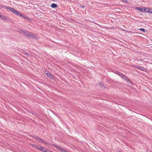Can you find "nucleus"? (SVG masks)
Here are the masks:
<instances>
[{"label": "nucleus", "instance_id": "obj_1", "mask_svg": "<svg viewBox=\"0 0 152 152\" xmlns=\"http://www.w3.org/2000/svg\"><path fill=\"white\" fill-rule=\"evenodd\" d=\"M5 8L9 10L10 11L12 12L14 14L18 16H19L22 18L26 19L29 21H30L31 20V18H28L26 15H23L20 12L12 7L6 6Z\"/></svg>", "mask_w": 152, "mask_h": 152}, {"label": "nucleus", "instance_id": "obj_2", "mask_svg": "<svg viewBox=\"0 0 152 152\" xmlns=\"http://www.w3.org/2000/svg\"><path fill=\"white\" fill-rule=\"evenodd\" d=\"M52 145L54 147L56 148L57 149L60 151L62 152H67V151H66L65 150L63 149V148H61L58 146H56V145L53 144Z\"/></svg>", "mask_w": 152, "mask_h": 152}, {"label": "nucleus", "instance_id": "obj_3", "mask_svg": "<svg viewBox=\"0 0 152 152\" xmlns=\"http://www.w3.org/2000/svg\"><path fill=\"white\" fill-rule=\"evenodd\" d=\"M134 67L136 69H139L144 71H146L147 70L146 69L139 66H134Z\"/></svg>", "mask_w": 152, "mask_h": 152}, {"label": "nucleus", "instance_id": "obj_4", "mask_svg": "<svg viewBox=\"0 0 152 152\" xmlns=\"http://www.w3.org/2000/svg\"><path fill=\"white\" fill-rule=\"evenodd\" d=\"M35 138L39 142L41 143H45L46 144L47 143L46 142H45L43 140L37 137H36Z\"/></svg>", "mask_w": 152, "mask_h": 152}, {"label": "nucleus", "instance_id": "obj_5", "mask_svg": "<svg viewBox=\"0 0 152 152\" xmlns=\"http://www.w3.org/2000/svg\"><path fill=\"white\" fill-rule=\"evenodd\" d=\"M35 147L37 148V149L43 151V150L44 149V147H43L40 146L35 145L34 146Z\"/></svg>", "mask_w": 152, "mask_h": 152}, {"label": "nucleus", "instance_id": "obj_6", "mask_svg": "<svg viewBox=\"0 0 152 152\" xmlns=\"http://www.w3.org/2000/svg\"><path fill=\"white\" fill-rule=\"evenodd\" d=\"M44 73L46 74L47 76L50 78H53V76L48 71H45Z\"/></svg>", "mask_w": 152, "mask_h": 152}, {"label": "nucleus", "instance_id": "obj_7", "mask_svg": "<svg viewBox=\"0 0 152 152\" xmlns=\"http://www.w3.org/2000/svg\"><path fill=\"white\" fill-rule=\"evenodd\" d=\"M21 32L23 33L24 35L27 37L30 36L31 35V34H29L28 32V31H21Z\"/></svg>", "mask_w": 152, "mask_h": 152}, {"label": "nucleus", "instance_id": "obj_8", "mask_svg": "<svg viewBox=\"0 0 152 152\" xmlns=\"http://www.w3.org/2000/svg\"><path fill=\"white\" fill-rule=\"evenodd\" d=\"M121 77L126 80L127 81L128 80V78L125 75H124L123 74H122V75L121 76Z\"/></svg>", "mask_w": 152, "mask_h": 152}, {"label": "nucleus", "instance_id": "obj_9", "mask_svg": "<svg viewBox=\"0 0 152 152\" xmlns=\"http://www.w3.org/2000/svg\"><path fill=\"white\" fill-rule=\"evenodd\" d=\"M121 77L126 80L127 81L128 80V78L125 75H124L123 74H122V75L121 76Z\"/></svg>", "mask_w": 152, "mask_h": 152}, {"label": "nucleus", "instance_id": "obj_10", "mask_svg": "<svg viewBox=\"0 0 152 152\" xmlns=\"http://www.w3.org/2000/svg\"><path fill=\"white\" fill-rule=\"evenodd\" d=\"M121 77L126 80L127 81L128 80V78L125 75H124L123 74H122V75L121 76Z\"/></svg>", "mask_w": 152, "mask_h": 152}, {"label": "nucleus", "instance_id": "obj_11", "mask_svg": "<svg viewBox=\"0 0 152 152\" xmlns=\"http://www.w3.org/2000/svg\"><path fill=\"white\" fill-rule=\"evenodd\" d=\"M137 9H138L140 11L142 12H144L145 10H144V8L142 7H138L137 8Z\"/></svg>", "mask_w": 152, "mask_h": 152}, {"label": "nucleus", "instance_id": "obj_12", "mask_svg": "<svg viewBox=\"0 0 152 152\" xmlns=\"http://www.w3.org/2000/svg\"><path fill=\"white\" fill-rule=\"evenodd\" d=\"M51 7L53 8H55L57 7V5L55 3H53L51 4Z\"/></svg>", "mask_w": 152, "mask_h": 152}, {"label": "nucleus", "instance_id": "obj_13", "mask_svg": "<svg viewBox=\"0 0 152 152\" xmlns=\"http://www.w3.org/2000/svg\"><path fill=\"white\" fill-rule=\"evenodd\" d=\"M43 151L44 152H52L47 149L45 148H44Z\"/></svg>", "mask_w": 152, "mask_h": 152}, {"label": "nucleus", "instance_id": "obj_14", "mask_svg": "<svg viewBox=\"0 0 152 152\" xmlns=\"http://www.w3.org/2000/svg\"><path fill=\"white\" fill-rule=\"evenodd\" d=\"M23 53L24 54L26 55V56H30L29 54H28V53H27V52H26V51H23Z\"/></svg>", "mask_w": 152, "mask_h": 152}, {"label": "nucleus", "instance_id": "obj_15", "mask_svg": "<svg viewBox=\"0 0 152 152\" xmlns=\"http://www.w3.org/2000/svg\"><path fill=\"white\" fill-rule=\"evenodd\" d=\"M0 18L1 19H6V18L4 16H1V15H0Z\"/></svg>", "mask_w": 152, "mask_h": 152}, {"label": "nucleus", "instance_id": "obj_16", "mask_svg": "<svg viewBox=\"0 0 152 152\" xmlns=\"http://www.w3.org/2000/svg\"><path fill=\"white\" fill-rule=\"evenodd\" d=\"M144 10H145V11L144 12H148V10H149V8H144Z\"/></svg>", "mask_w": 152, "mask_h": 152}, {"label": "nucleus", "instance_id": "obj_17", "mask_svg": "<svg viewBox=\"0 0 152 152\" xmlns=\"http://www.w3.org/2000/svg\"><path fill=\"white\" fill-rule=\"evenodd\" d=\"M139 30L141 31H142L144 33H145V29L143 28H141Z\"/></svg>", "mask_w": 152, "mask_h": 152}, {"label": "nucleus", "instance_id": "obj_18", "mask_svg": "<svg viewBox=\"0 0 152 152\" xmlns=\"http://www.w3.org/2000/svg\"><path fill=\"white\" fill-rule=\"evenodd\" d=\"M116 73L118 75H119L120 76H121V75H122V73H121L118 71H117Z\"/></svg>", "mask_w": 152, "mask_h": 152}, {"label": "nucleus", "instance_id": "obj_19", "mask_svg": "<svg viewBox=\"0 0 152 152\" xmlns=\"http://www.w3.org/2000/svg\"><path fill=\"white\" fill-rule=\"evenodd\" d=\"M148 12L150 13H152V9H149L148 10Z\"/></svg>", "mask_w": 152, "mask_h": 152}, {"label": "nucleus", "instance_id": "obj_20", "mask_svg": "<svg viewBox=\"0 0 152 152\" xmlns=\"http://www.w3.org/2000/svg\"><path fill=\"white\" fill-rule=\"evenodd\" d=\"M123 1L125 2H127V1L126 0H123Z\"/></svg>", "mask_w": 152, "mask_h": 152}, {"label": "nucleus", "instance_id": "obj_21", "mask_svg": "<svg viewBox=\"0 0 152 152\" xmlns=\"http://www.w3.org/2000/svg\"><path fill=\"white\" fill-rule=\"evenodd\" d=\"M81 7L83 8H85V6H82Z\"/></svg>", "mask_w": 152, "mask_h": 152}, {"label": "nucleus", "instance_id": "obj_22", "mask_svg": "<svg viewBox=\"0 0 152 152\" xmlns=\"http://www.w3.org/2000/svg\"><path fill=\"white\" fill-rule=\"evenodd\" d=\"M118 152H121V151H119Z\"/></svg>", "mask_w": 152, "mask_h": 152}]
</instances>
